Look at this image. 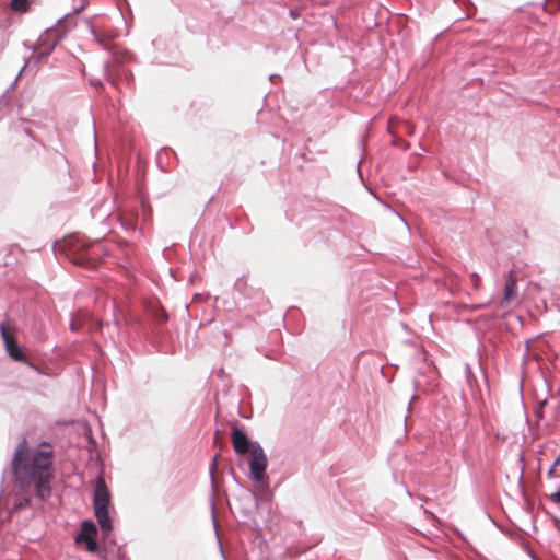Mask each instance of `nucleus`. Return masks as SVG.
Wrapping results in <instances>:
<instances>
[{"mask_svg":"<svg viewBox=\"0 0 560 560\" xmlns=\"http://www.w3.org/2000/svg\"><path fill=\"white\" fill-rule=\"evenodd\" d=\"M555 468H556V467H553V465H552V466L550 467V469H549L548 474H549V475H551V474H552V471L555 470Z\"/></svg>","mask_w":560,"mask_h":560,"instance_id":"nucleus-17","label":"nucleus"},{"mask_svg":"<svg viewBox=\"0 0 560 560\" xmlns=\"http://www.w3.org/2000/svg\"><path fill=\"white\" fill-rule=\"evenodd\" d=\"M71 329H73V330L77 329L75 323H72Z\"/></svg>","mask_w":560,"mask_h":560,"instance_id":"nucleus-20","label":"nucleus"},{"mask_svg":"<svg viewBox=\"0 0 560 560\" xmlns=\"http://www.w3.org/2000/svg\"><path fill=\"white\" fill-rule=\"evenodd\" d=\"M84 542L86 544V549L89 551L94 552L97 549V544L95 541V538L89 539V540H84Z\"/></svg>","mask_w":560,"mask_h":560,"instance_id":"nucleus-11","label":"nucleus"},{"mask_svg":"<svg viewBox=\"0 0 560 560\" xmlns=\"http://www.w3.org/2000/svg\"><path fill=\"white\" fill-rule=\"evenodd\" d=\"M276 77H277L276 74H271V75L269 77V80H270V81H272Z\"/></svg>","mask_w":560,"mask_h":560,"instance_id":"nucleus-18","label":"nucleus"},{"mask_svg":"<svg viewBox=\"0 0 560 560\" xmlns=\"http://www.w3.org/2000/svg\"><path fill=\"white\" fill-rule=\"evenodd\" d=\"M66 255L73 264L94 269L98 265L101 244H88L77 237H69L65 243Z\"/></svg>","mask_w":560,"mask_h":560,"instance_id":"nucleus-2","label":"nucleus"},{"mask_svg":"<svg viewBox=\"0 0 560 560\" xmlns=\"http://www.w3.org/2000/svg\"><path fill=\"white\" fill-rule=\"evenodd\" d=\"M547 404V400H542L540 404H539V407L540 409H544L545 405Z\"/></svg>","mask_w":560,"mask_h":560,"instance_id":"nucleus-16","label":"nucleus"},{"mask_svg":"<svg viewBox=\"0 0 560 560\" xmlns=\"http://www.w3.org/2000/svg\"><path fill=\"white\" fill-rule=\"evenodd\" d=\"M11 8L15 12H27L30 9L28 0H11Z\"/></svg>","mask_w":560,"mask_h":560,"instance_id":"nucleus-10","label":"nucleus"},{"mask_svg":"<svg viewBox=\"0 0 560 560\" xmlns=\"http://www.w3.org/2000/svg\"><path fill=\"white\" fill-rule=\"evenodd\" d=\"M558 465H560V453L558 454L557 458L553 462V467H557Z\"/></svg>","mask_w":560,"mask_h":560,"instance_id":"nucleus-15","label":"nucleus"},{"mask_svg":"<svg viewBox=\"0 0 560 560\" xmlns=\"http://www.w3.org/2000/svg\"><path fill=\"white\" fill-rule=\"evenodd\" d=\"M93 505L95 516L102 530L109 532L112 529V520L108 514V508L110 505V493L107 489L105 479L102 476L97 478Z\"/></svg>","mask_w":560,"mask_h":560,"instance_id":"nucleus-3","label":"nucleus"},{"mask_svg":"<svg viewBox=\"0 0 560 560\" xmlns=\"http://www.w3.org/2000/svg\"><path fill=\"white\" fill-rule=\"evenodd\" d=\"M121 225L126 230H135L137 226V219L132 212L124 211L119 214Z\"/></svg>","mask_w":560,"mask_h":560,"instance_id":"nucleus-9","label":"nucleus"},{"mask_svg":"<svg viewBox=\"0 0 560 560\" xmlns=\"http://www.w3.org/2000/svg\"><path fill=\"white\" fill-rule=\"evenodd\" d=\"M472 279L478 280V276L476 273H472Z\"/></svg>","mask_w":560,"mask_h":560,"instance_id":"nucleus-19","label":"nucleus"},{"mask_svg":"<svg viewBox=\"0 0 560 560\" xmlns=\"http://www.w3.org/2000/svg\"><path fill=\"white\" fill-rule=\"evenodd\" d=\"M232 443L236 454L245 455L252 453L254 442L249 441L246 433L237 428L232 431Z\"/></svg>","mask_w":560,"mask_h":560,"instance_id":"nucleus-6","label":"nucleus"},{"mask_svg":"<svg viewBox=\"0 0 560 560\" xmlns=\"http://www.w3.org/2000/svg\"><path fill=\"white\" fill-rule=\"evenodd\" d=\"M96 532H97V529H96V526L94 525V523L90 522V521H85L81 525V532L77 536L75 541L81 542L84 540L93 539L94 536L96 535Z\"/></svg>","mask_w":560,"mask_h":560,"instance_id":"nucleus-8","label":"nucleus"},{"mask_svg":"<svg viewBox=\"0 0 560 560\" xmlns=\"http://www.w3.org/2000/svg\"><path fill=\"white\" fill-rule=\"evenodd\" d=\"M516 295V280L513 276V271L509 272V278L504 288V295L501 301V305L509 304Z\"/></svg>","mask_w":560,"mask_h":560,"instance_id":"nucleus-7","label":"nucleus"},{"mask_svg":"<svg viewBox=\"0 0 560 560\" xmlns=\"http://www.w3.org/2000/svg\"><path fill=\"white\" fill-rule=\"evenodd\" d=\"M215 506H214V503H212V520H213V524H214V528L217 529V518H215Z\"/></svg>","mask_w":560,"mask_h":560,"instance_id":"nucleus-13","label":"nucleus"},{"mask_svg":"<svg viewBox=\"0 0 560 560\" xmlns=\"http://www.w3.org/2000/svg\"><path fill=\"white\" fill-rule=\"evenodd\" d=\"M535 415L538 419H541L542 418V409L540 408H537V410L535 411Z\"/></svg>","mask_w":560,"mask_h":560,"instance_id":"nucleus-14","label":"nucleus"},{"mask_svg":"<svg viewBox=\"0 0 560 560\" xmlns=\"http://www.w3.org/2000/svg\"><path fill=\"white\" fill-rule=\"evenodd\" d=\"M54 447L43 442L33 452L23 439L13 455L12 469L16 481L23 489L34 487L36 497L46 500L51 494L50 482L54 478Z\"/></svg>","mask_w":560,"mask_h":560,"instance_id":"nucleus-1","label":"nucleus"},{"mask_svg":"<svg viewBox=\"0 0 560 560\" xmlns=\"http://www.w3.org/2000/svg\"><path fill=\"white\" fill-rule=\"evenodd\" d=\"M0 332L8 354L15 361L28 363L26 357L15 341V328L11 327L8 322H2L0 324Z\"/></svg>","mask_w":560,"mask_h":560,"instance_id":"nucleus-5","label":"nucleus"},{"mask_svg":"<svg viewBox=\"0 0 560 560\" xmlns=\"http://www.w3.org/2000/svg\"><path fill=\"white\" fill-rule=\"evenodd\" d=\"M30 504H31V499L24 498L20 502L15 503L14 509H24L26 506H30Z\"/></svg>","mask_w":560,"mask_h":560,"instance_id":"nucleus-12","label":"nucleus"},{"mask_svg":"<svg viewBox=\"0 0 560 560\" xmlns=\"http://www.w3.org/2000/svg\"><path fill=\"white\" fill-rule=\"evenodd\" d=\"M249 470H250V477L255 482L262 481L268 459L264 452V448L258 442L253 443V450L250 453V459H249Z\"/></svg>","mask_w":560,"mask_h":560,"instance_id":"nucleus-4","label":"nucleus"}]
</instances>
